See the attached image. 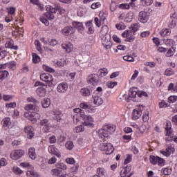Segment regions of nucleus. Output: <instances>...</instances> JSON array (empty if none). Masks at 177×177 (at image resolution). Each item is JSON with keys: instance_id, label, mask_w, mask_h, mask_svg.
I'll return each instance as SVG.
<instances>
[{"instance_id": "nucleus-1", "label": "nucleus", "mask_w": 177, "mask_h": 177, "mask_svg": "<svg viewBox=\"0 0 177 177\" xmlns=\"http://www.w3.org/2000/svg\"><path fill=\"white\" fill-rule=\"evenodd\" d=\"M109 28L107 26H102L101 28V32H104V35L102 37V45L106 48V49H111L113 46V43H111V36L107 31Z\"/></svg>"}, {"instance_id": "nucleus-2", "label": "nucleus", "mask_w": 177, "mask_h": 177, "mask_svg": "<svg viewBox=\"0 0 177 177\" xmlns=\"http://www.w3.org/2000/svg\"><path fill=\"white\" fill-rule=\"evenodd\" d=\"M57 10L60 13H66V10L60 6L53 8L52 6H48L46 8L47 12L45 13V16L48 20H53L55 19V15H56Z\"/></svg>"}, {"instance_id": "nucleus-3", "label": "nucleus", "mask_w": 177, "mask_h": 177, "mask_svg": "<svg viewBox=\"0 0 177 177\" xmlns=\"http://www.w3.org/2000/svg\"><path fill=\"white\" fill-rule=\"evenodd\" d=\"M114 132H115V126L106 124L98 131V136L99 138H101V139L109 138V135H111V133H113Z\"/></svg>"}, {"instance_id": "nucleus-4", "label": "nucleus", "mask_w": 177, "mask_h": 177, "mask_svg": "<svg viewBox=\"0 0 177 177\" xmlns=\"http://www.w3.org/2000/svg\"><path fill=\"white\" fill-rule=\"evenodd\" d=\"M135 89H137L136 88H131L129 90L128 97H127V95H124V97L126 99V101L127 103H129L131 100L132 102H140V99H139V97H138V91H136Z\"/></svg>"}, {"instance_id": "nucleus-5", "label": "nucleus", "mask_w": 177, "mask_h": 177, "mask_svg": "<svg viewBox=\"0 0 177 177\" xmlns=\"http://www.w3.org/2000/svg\"><path fill=\"white\" fill-rule=\"evenodd\" d=\"M137 30L135 28H132L130 30H125L122 33V37L123 38H126L124 39L125 42H133L135 41V36L132 35V32L135 34Z\"/></svg>"}, {"instance_id": "nucleus-6", "label": "nucleus", "mask_w": 177, "mask_h": 177, "mask_svg": "<svg viewBox=\"0 0 177 177\" xmlns=\"http://www.w3.org/2000/svg\"><path fill=\"white\" fill-rule=\"evenodd\" d=\"M35 86H40L38 87L36 90V93L40 97H44L45 95H46V88L42 86V83L40 82H37L35 84Z\"/></svg>"}, {"instance_id": "nucleus-7", "label": "nucleus", "mask_w": 177, "mask_h": 177, "mask_svg": "<svg viewBox=\"0 0 177 177\" xmlns=\"http://www.w3.org/2000/svg\"><path fill=\"white\" fill-rule=\"evenodd\" d=\"M101 150L106 151V154H111L114 152V147L111 144L103 143L100 145Z\"/></svg>"}, {"instance_id": "nucleus-8", "label": "nucleus", "mask_w": 177, "mask_h": 177, "mask_svg": "<svg viewBox=\"0 0 177 177\" xmlns=\"http://www.w3.org/2000/svg\"><path fill=\"white\" fill-rule=\"evenodd\" d=\"M23 156H24V150L23 149L15 150L10 153V158L12 160H19Z\"/></svg>"}, {"instance_id": "nucleus-9", "label": "nucleus", "mask_w": 177, "mask_h": 177, "mask_svg": "<svg viewBox=\"0 0 177 177\" xmlns=\"http://www.w3.org/2000/svg\"><path fill=\"white\" fill-rule=\"evenodd\" d=\"M150 15L146 11H140L138 15V20L140 23H147Z\"/></svg>"}, {"instance_id": "nucleus-10", "label": "nucleus", "mask_w": 177, "mask_h": 177, "mask_svg": "<svg viewBox=\"0 0 177 177\" xmlns=\"http://www.w3.org/2000/svg\"><path fill=\"white\" fill-rule=\"evenodd\" d=\"M100 81V77L96 73L91 74L87 77L88 84H97Z\"/></svg>"}, {"instance_id": "nucleus-11", "label": "nucleus", "mask_w": 177, "mask_h": 177, "mask_svg": "<svg viewBox=\"0 0 177 177\" xmlns=\"http://www.w3.org/2000/svg\"><path fill=\"white\" fill-rule=\"evenodd\" d=\"M62 32L65 37H68V35H71L75 32V28L71 26H68L62 29Z\"/></svg>"}, {"instance_id": "nucleus-12", "label": "nucleus", "mask_w": 177, "mask_h": 177, "mask_svg": "<svg viewBox=\"0 0 177 177\" xmlns=\"http://www.w3.org/2000/svg\"><path fill=\"white\" fill-rule=\"evenodd\" d=\"M24 131L28 134V139L34 138V128L31 126H28L24 128Z\"/></svg>"}, {"instance_id": "nucleus-13", "label": "nucleus", "mask_w": 177, "mask_h": 177, "mask_svg": "<svg viewBox=\"0 0 177 177\" xmlns=\"http://www.w3.org/2000/svg\"><path fill=\"white\" fill-rule=\"evenodd\" d=\"M25 110L35 113V111H39V107L36 104H28L25 106Z\"/></svg>"}, {"instance_id": "nucleus-14", "label": "nucleus", "mask_w": 177, "mask_h": 177, "mask_svg": "<svg viewBox=\"0 0 177 177\" xmlns=\"http://www.w3.org/2000/svg\"><path fill=\"white\" fill-rule=\"evenodd\" d=\"M39 118H41V115H39V113H38L37 112L32 111V115H30L28 120L30 121H32V122H33V124H35V122H37V121H38V120H39Z\"/></svg>"}, {"instance_id": "nucleus-15", "label": "nucleus", "mask_w": 177, "mask_h": 177, "mask_svg": "<svg viewBox=\"0 0 177 177\" xmlns=\"http://www.w3.org/2000/svg\"><path fill=\"white\" fill-rule=\"evenodd\" d=\"M48 151L50 153V154H53L54 156H56L57 157H61L60 153H59V149L56 148L54 145L49 146L48 147Z\"/></svg>"}, {"instance_id": "nucleus-16", "label": "nucleus", "mask_w": 177, "mask_h": 177, "mask_svg": "<svg viewBox=\"0 0 177 177\" xmlns=\"http://www.w3.org/2000/svg\"><path fill=\"white\" fill-rule=\"evenodd\" d=\"M12 127V122L10 121V118H5L3 120V127L6 131Z\"/></svg>"}, {"instance_id": "nucleus-17", "label": "nucleus", "mask_w": 177, "mask_h": 177, "mask_svg": "<svg viewBox=\"0 0 177 177\" xmlns=\"http://www.w3.org/2000/svg\"><path fill=\"white\" fill-rule=\"evenodd\" d=\"M63 49L67 52V53H70L74 48V46H73V44L71 43H66L62 45Z\"/></svg>"}, {"instance_id": "nucleus-18", "label": "nucleus", "mask_w": 177, "mask_h": 177, "mask_svg": "<svg viewBox=\"0 0 177 177\" xmlns=\"http://www.w3.org/2000/svg\"><path fill=\"white\" fill-rule=\"evenodd\" d=\"M72 26L73 27H74V28H77V30H79L80 31H84V30L85 29L84 28V24H82V22L73 21L72 23Z\"/></svg>"}, {"instance_id": "nucleus-19", "label": "nucleus", "mask_w": 177, "mask_h": 177, "mask_svg": "<svg viewBox=\"0 0 177 177\" xmlns=\"http://www.w3.org/2000/svg\"><path fill=\"white\" fill-rule=\"evenodd\" d=\"M131 169H132V167L131 166H127L125 167L123 170L120 171V176L121 177H125L129 172H131Z\"/></svg>"}, {"instance_id": "nucleus-20", "label": "nucleus", "mask_w": 177, "mask_h": 177, "mask_svg": "<svg viewBox=\"0 0 177 177\" xmlns=\"http://www.w3.org/2000/svg\"><path fill=\"white\" fill-rule=\"evenodd\" d=\"M40 125H41V127H45L47 131H49V129H50V123L49 122V120L48 119H43L40 122Z\"/></svg>"}, {"instance_id": "nucleus-21", "label": "nucleus", "mask_w": 177, "mask_h": 177, "mask_svg": "<svg viewBox=\"0 0 177 177\" xmlns=\"http://www.w3.org/2000/svg\"><path fill=\"white\" fill-rule=\"evenodd\" d=\"M54 115H55L54 117V120H56L57 121V122H62V117H60L62 115V111H57L55 110L53 111Z\"/></svg>"}, {"instance_id": "nucleus-22", "label": "nucleus", "mask_w": 177, "mask_h": 177, "mask_svg": "<svg viewBox=\"0 0 177 177\" xmlns=\"http://www.w3.org/2000/svg\"><path fill=\"white\" fill-rule=\"evenodd\" d=\"M5 46L6 48H8L9 49H14L15 50H17V49L19 48L17 46H15V44H13V40L8 41L6 44Z\"/></svg>"}, {"instance_id": "nucleus-23", "label": "nucleus", "mask_w": 177, "mask_h": 177, "mask_svg": "<svg viewBox=\"0 0 177 177\" xmlns=\"http://www.w3.org/2000/svg\"><path fill=\"white\" fill-rule=\"evenodd\" d=\"M142 115V112L140 111H138L134 109L132 113V118L133 120H139Z\"/></svg>"}, {"instance_id": "nucleus-24", "label": "nucleus", "mask_w": 177, "mask_h": 177, "mask_svg": "<svg viewBox=\"0 0 177 177\" xmlns=\"http://www.w3.org/2000/svg\"><path fill=\"white\" fill-rule=\"evenodd\" d=\"M28 156L31 160L37 158V153H35V148H30L28 151Z\"/></svg>"}, {"instance_id": "nucleus-25", "label": "nucleus", "mask_w": 177, "mask_h": 177, "mask_svg": "<svg viewBox=\"0 0 177 177\" xmlns=\"http://www.w3.org/2000/svg\"><path fill=\"white\" fill-rule=\"evenodd\" d=\"M93 103L97 106H100L103 104V99L99 96H94L93 97Z\"/></svg>"}, {"instance_id": "nucleus-26", "label": "nucleus", "mask_w": 177, "mask_h": 177, "mask_svg": "<svg viewBox=\"0 0 177 177\" xmlns=\"http://www.w3.org/2000/svg\"><path fill=\"white\" fill-rule=\"evenodd\" d=\"M9 75V72L6 70L0 71V82H2L6 77Z\"/></svg>"}, {"instance_id": "nucleus-27", "label": "nucleus", "mask_w": 177, "mask_h": 177, "mask_svg": "<svg viewBox=\"0 0 177 177\" xmlns=\"http://www.w3.org/2000/svg\"><path fill=\"white\" fill-rule=\"evenodd\" d=\"M67 89H68L67 84H59L58 86L57 87V91L62 92V93H64V92L67 91Z\"/></svg>"}, {"instance_id": "nucleus-28", "label": "nucleus", "mask_w": 177, "mask_h": 177, "mask_svg": "<svg viewBox=\"0 0 177 177\" xmlns=\"http://www.w3.org/2000/svg\"><path fill=\"white\" fill-rule=\"evenodd\" d=\"M41 106L44 109H48V107L50 106V100L49 98H44V100L41 101Z\"/></svg>"}, {"instance_id": "nucleus-29", "label": "nucleus", "mask_w": 177, "mask_h": 177, "mask_svg": "<svg viewBox=\"0 0 177 177\" xmlns=\"http://www.w3.org/2000/svg\"><path fill=\"white\" fill-rule=\"evenodd\" d=\"M171 129H172V126L171 125V122L170 121L167 122V127L165 128V131H167L166 135L167 136H169L172 133V131H171Z\"/></svg>"}, {"instance_id": "nucleus-30", "label": "nucleus", "mask_w": 177, "mask_h": 177, "mask_svg": "<svg viewBox=\"0 0 177 177\" xmlns=\"http://www.w3.org/2000/svg\"><path fill=\"white\" fill-rule=\"evenodd\" d=\"M158 156H155L153 155H151L149 156V161L151 162V164H153V165H156V164H157V162H158Z\"/></svg>"}, {"instance_id": "nucleus-31", "label": "nucleus", "mask_w": 177, "mask_h": 177, "mask_svg": "<svg viewBox=\"0 0 177 177\" xmlns=\"http://www.w3.org/2000/svg\"><path fill=\"white\" fill-rule=\"evenodd\" d=\"M80 93L82 96H89L91 95V90H89V88H84L80 90Z\"/></svg>"}, {"instance_id": "nucleus-32", "label": "nucleus", "mask_w": 177, "mask_h": 177, "mask_svg": "<svg viewBox=\"0 0 177 177\" xmlns=\"http://www.w3.org/2000/svg\"><path fill=\"white\" fill-rule=\"evenodd\" d=\"M32 62L35 64H37V63H39V62H41V57H39V55H37V53H33L32 54Z\"/></svg>"}, {"instance_id": "nucleus-33", "label": "nucleus", "mask_w": 177, "mask_h": 177, "mask_svg": "<svg viewBox=\"0 0 177 177\" xmlns=\"http://www.w3.org/2000/svg\"><path fill=\"white\" fill-rule=\"evenodd\" d=\"M26 174L27 176L30 177H39V174L34 170H30Z\"/></svg>"}, {"instance_id": "nucleus-34", "label": "nucleus", "mask_w": 177, "mask_h": 177, "mask_svg": "<svg viewBox=\"0 0 177 177\" xmlns=\"http://www.w3.org/2000/svg\"><path fill=\"white\" fill-rule=\"evenodd\" d=\"M171 35V30L170 29H162L160 32V35L162 37H166V35Z\"/></svg>"}, {"instance_id": "nucleus-35", "label": "nucleus", "mask_w": 177, "mask_h": 177, "mask_svg": "<svg viewBox=\"0 0 177 177\" xmlns=\"http://www.w3.org/2000/svg\"><path fill=\"white\" fill-rule=\"evenodd\" d=\"M175 54V48L171 47L170 49L168 50V51L166 53V56L167 57H171V56H174Z\"/></svg>"}, {"instance_id": "nucleus-36", "label": "nucleus", "mask_w": 177, "mask_h": 177, "mask_svg": "<svg viewBox=\"0 0 177 177\" xmlns=\"http://www.w3.org/2000/svg\"><path fill=\"white\" fill-rule=\"evenodd\" d=\"M65 146L68 150H73V149H74V143L73 141L66 142Z\"/></svg>"}, {"instance_id": "nucleus-37", "label": "nucleus", "mask_w": 177, "mask_h": 177, "mask_svg": "<svg viewBox=\"0 0 177 177\" xmlns=\"http://www.w3.org/2000/svg\"><path fill=\"white\" fill-rule=\"evenodd\" d=\"M174 74H175V72L171 68L166 69L165 72V75L167 77H171V75H174Z\"/></svg>"}, {"instance_id": "nucleus-38", "label": "nucleus", "mask_w": 177, "mask_h": 177, "mask_svg": "<svg viewBox=\"0 0 177 177\" xmlns=\"http://www.w3.org/2000/svg\"><path fill=\"white\" fill-rule=\"evenodd\" d=\"M143 96H145V97H148L149 95L147 94V92L141 91H138V99H140V97H143Z\"/></svg>"}, {"instance_id": "nucleus-39", "label": "nucleus", "mask_w": 177, "mask_h": 177, "mask_svg": "<svg viewBox=\"0 0 177 177\" xmlns=\"http://www.w3.org/2000/svg\"><path fill=\"white\" fill-rule=\"evenodd\" d=\"M7 65L10 70H16V62L15 61L7 63Z\"/></svg>"}, {"instance_id": "nucleus-40", "label": "nucleus", "mask_w": 177, "mask_h": 177, "mask_svg": "<svg viewBox=\"0 0 177 177\" xmlns=\"http://www.w3.org/2000/svg\"><path fill=\"white\" fill-rule=\"evenodd\" d=\"M97 174L98 176H104V174H105L104 168H102V167L97 168Z\"/></svg>"}, {"instance_id": "nucleus-41", "label": "nucleus", "mask_w": 177, "mask_h": 177, "mask_svg": "<svg viewBox=\"0 0 177 177\" xmlns=\"http://www.w3.org/2000/svg\"><path fill=\"white\" fill-rule=\"evenodd\" d=\"M49 73H42L40 75V80L41 81H44V82H46V80H48V77H49Z\"/></svg>"}, {"instance_id": "nucleus-42", "label": "nucleus", "mask_w": 177, "mask_h": 177, "mask_svg": "<svg viewBox=\"0 0 177 177\" xmlns=\"http://www.w3.org/2000/svg\"><path fill=\"white\" fill-rule=\"evenodd\" d=\"M164 41L167 46H172L175 44V41L171 39H165Z\"/></svg>"}, {"instance_id": "nucleus-43", "label": "nucleus", "mask_w": 177, "mask_h": 177, "mask_svg": "<svg viewBox=\"0 0 177 177\" xmlns=\"http://www.w3.org/2000/svg\"><path fill=\"white\" fill-rule=\"evenodd\" d=\"M141 2H142V4L146 5V6H150V5L153 4V2H154L153 0H141Z\"/></svg>"}, {"instance_id": "nucleus-44", "label": "nucleus", "mask_w": 177, "mask_h": 177, "mask_svg": "<svg viewBox=\"0 0 177 177\" xmlns=\"http://www.w3.org/2000/svg\"><path fill=\"white\" fill-rule=\"evenodd\" d=\"M35 45H36L38 52H42V47L41 46V42H39V40H36L35 41Z\"/></svg>"}, {"instance_id": "nucleus-45", "label": "nucleus", "mask_w": 177, "mask_h": 177, "mask_svg": "<svg viewBox=\"0 0 177 177\" xmlns=\"http://www.w3.org/2000/svg\"><path fill=\"white\" fill-rule=\"evenodd\" d=\"M177 100V96L176 95H171L168 98L169 103H175Z\"/></svg>"}, {"instance_id": "nucleus-46", "label": "nucleus", "mask_w": 177, "mask_h": 177, "mask_svg": "<svg viewBox=\"0 0 177 177\" xmlns=\"http://www.w3.org/2000/svg\"><path fill=\"white\" fill-rule=\"evenodd\" d=\"M43 68H44V70H45V71H47L48 73H55V69H53L46 65H44Z\"/></svg>"}, {"instance_id": "nucleus-47", "label": "nucleus", "mask_w": 177, "mask_h": 177, "mask_svg": "<svg viewBox=\"0 0 177 177\" xmlns=\"http://www.w3.org/2000/svg\"><path fill=\"white\" fill-rule=\"evenodd\" d=\"M53 81V77H52V75H48V77H47V80H46V82H47L48 86H50V85H52Z\"/></svg>"}, {"instance_id": "nucleus-48", "label": "nucleus", "mask_w": 177, "mask_h": 177, "mask_svg": "<svg viewBox=\"0 0 177 177\" xmlns=\"http://www.w3.org/2000/svg\"><path fill=\"white\" fill-rule=\"evenodd\" d=\"M83 125H84V127H91V128H93V127H95V124H93L92 122H89L87 120H84V122H83Z\"/></svg>"}, {"instance_id": "nucleus-49", "label": "nucleus", "mask_w": 177, "mask_h": 177, "mask_svg": "<svg viewBox=\"0 0 177 177\" xmlns=\"http://www.w3.org/2000/svg\"><path fill=\"white\" fill-rule=\"evenodd\" d=\"M171 172H172V170L171 169H168V168L162 169V174L164 175H171Z\"/></svg>"}, {"instance_id": "nucleus-50", "label": "nucleus", "mask_w": 177, "mask_h": 177, "mask_svg": "<svg viewBox=\"0 0 177 177\" xmlns=\"http://www.w3.org/2000/svg\"><path fill=\"white\" fill-rule=\"evenodd\" d=\"M115 9H117V3H115V1H112L111 3L110 10L111 12H114Z\"/></svg>"}, {"instance_id": "nucleus-51", "label": "nucleus", "mask_w": 177, "mask_h": 177, "mask_svg": "<svg viewBox=\"0 0 177 177\" xmlns=\"http://www.w3.org/2000/svg\"><path fill=\"white\" fill-rule=\"evenodd\" d=\"M123 60H125L126 62H133L135 59L133 58L132 56L126 55L123 57Z\"/></svg>"}, {"instance_id": "nucleus-52", "label": "nucleus", "mask_w": 177, "mask_h": 177, "mask_svg": "<svg viewBox=\"0 0 177 177\" xmlns=\"http://www.w3.org/2000/svg\"><path fill=\"white\" fill-rule=\"evenodd\" d=\"M158 164L159 167H163V165H165V160L159 157L158 160Z\"/></svg>"}, {"instance_id": "nucleus-53", "label": "nucleus", "mask_w": 177, "mask_h": 177, "mask_svg": "<svg viewBox=\"0 0 177 177\" xmlns=\"http://www.w3.org/2000/svg\"><path fill=\"white\" fill-rule=\"evenodd\" d=\"M132 161V155H128L127 158L124 160V164H129V162Z\"/></svg>"}, {"instance_id": "nucleus-54", "label": "nucleus", "mask_w": 177, "mask_h": 177, "mask_svg": "<svg viewBox=\"0 0 177 177\" xmlns=\"http://www.w3.org/2000/svg\"><path fill=\"white\" fill-rule=\"evenodd\" d=\"M6 107H7V109H15V107H16V102L6 104Z\"/></svg>"}, {"instance_id": "nucleus-55", "label": "nucleus", "mask_w": 177, "mask_h": 177, "mask_svg": "<svg viewBox=\"0 0 177 177\" xmlns=\"http://www.w3.org/2000/svg\"><path fill=\"white\" fill-rule=\"evenodd\" d=\"M149 118H150V117H149V112L145 113L143 115H142V120L145 122H147V121H149Z\"/></svg>"}, {"instance_id": "nucleus-56", "label": "nucleus", "mask_w": 177, "mask_h": 177, "mask_svg": "<svg viewBox=\"0 0 177 177\" xmlns=\"http://www.w3.org/2000/svg\"><path fill=\"white\" fill-rule=\"evenodd\" d=\"M116 84H117V82H108L106 83V86H108L109 88H114L115 85Z\"/></svg>"}, {"instance_id": "nucleus-57", "label": "nucleus", "mask_w": 177, "mask_h": 177, "mask_svg": "<svg viewBox=\"0 0 177 177\" xmlns=\"http://www.w3.org/2000/svg\"><path fill=\"white\" fill-rule=\"evenodd\" d=\"M159 107H160V109H162L164 107H168V104H167V102H165V101H162V102H159Z\"/></svg>"}, {"instance_id": "nucleus-58", "label": "nucleus", "mask_w": 177, "mask_h": 177, "mask_svg": "<svg viewBox=\"0 0 177 177\" xmlns=\"http://www.w3.org/2000/svg\"><path fill=\"white\" fill-rule=\"evenodd\" d=\"M58 41L57 40L55 39H52L51 41L49 42V45L50 46H56V45H57Z\"/></svg>"}, {"instance_id": "nucleus-59", "label": "nucleus", "mask_w": 177, "mask_h": 177, "mask_svg": "<svg viewBox=\"0 0 177 177\" xmlns=\"http://www.w3.org/2000/svg\"><path fill=\"white\" fill-rule=\"evenodd\" d=\"M119 8H120V9H129V4L122 3L119 5Z\"/></svg>"}, {"instance_id": "nucleus-60", "label": "nucleus", "mask_w": 177, "mask_h": 177, "mask_svg": "<svg viewBox=\"0 0 177 177\" xmlns=\"http://www.w3.org/2000/svg\"><path fill=\"white\" fill-rule=\"evenodd\" d=\"M98 74H104V76L107 75V69L104 68L103 69H100L98 71Z\"/></svg>"}, {"instance_id": "nucleus-61", "label": "nucleus", "mask_w": 177, "mask_h": 177, "mask_svg": "<svg viewBox=\"0 0 177 177\" xmlns=\"http://www.w3.org/2000/svg\"><path fill=\"white\" fill-rule=\"evenodd\" d=\"M81 109H84V110H88L89 109V105H88L86 103L82 102L80 104Z\"/></svg>"}, {"instance_id": "nucleus-62", "label": "nucleus", "mask_w": 177, "mask_h": 177, "mask_svg": "<svg viewBox=\"0 0 177 177\" xmlns=\"http://www.w3.org/2000/svg\"><path fill=\"white\" fill-rule=\"evenodd\" d=\"M57 168H59V169H67V166L64 165V163H59L57 165Z\"/></svg>"}, {"instance_id": "nucleus-63", "label": "nucleus", "mask_w": 177, "mask_h": 177, "mask_svg": "<svg viewBox=\"0 0 177 177\" xmlns=\"http://www.w3.org/2000/svg\"><path fill=\"white\" fill-rule=\"evenodd\" d=\"M84 129H85L82 127V125H80L76 127V132L77 133L84 132Z\"/></svg>"}, {"instance_id": "nucleus-64", "label": "nucleus", "mask_w": 177, "mask_h": 177, "mask_svg": "<svg viewBox=\"0 0 177 177\" xmlns=\"http://www.w3.org/2000/svg\"><path fill=\"white\" fill-rule=\"evenodd\" d=\"M171 121L172 122L174 123V125L177 126V115H175L174 116L172 117Z\"/></svg>"}]
</instances>
